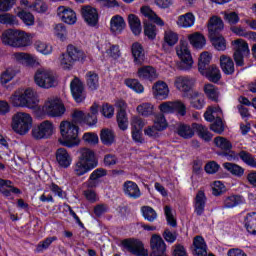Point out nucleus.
<instances>
[{
	"mask_svg": "<svg viewBox=\"0 0 256 256\" xmlns=\"http://www.w3.org/2000/svg\"><path fill=\"white\" fill-rule=\"evenodd\" d=\"M9 104L15 109H31L35 111L41 100L33 88H17L8 98Z\"/></svg>",
	"mask_w": 256,
	"mask_h": 256,
	"instance_id": "f257e3e1",
	"label": "nucleus"
},
{
	"mask_svg": "<svg viewBox=\"0 0 256 256\" xmlns=\"http://www.w3.org/2000/svg\"><path fill=\"white\" fill-rule=\"evenodd\" d=\"M60 135L62 138L59 139L60 145L63 147H77L81 140L79 139V126L71 121H62L60 123Z\"/></svg>",
	"mask_w": 256,
	"mask_h": 256,
	"instance_id": "f03ea898",
	"label": "nucleus"
},
{
	"mask_svg": "<svg viewBox=\"0 0 256 256\" xmlns=\"http://www.w3.org/2000/svg\"><path fill=\"white\" fill-rule=\"evenodd\" d=\"M11 129L17 135H27L33 129V116L23 111L16 112L12 116Z\"/></svg>",
	"mask_w": 256,
	"mask_h": 256,
	"instance_id": "7ed1b4c3",
	"label": "nucleus"
},
{
	"mask_svg": "<svg viewBox=\"0 0 256 256\" xmlns=\"http://www.w3.org/2000/svg\"><path fill=\"white\" fill-rule=\"evenodd\" d=\"M38 111L42 112V115H47V117L55 118V117H63L65 115V104L60 100L57 96L48 97L43 106H39L36 108Z\"/></svg>",
	"mask_w": 256,
	"mask_h": 256,
	"instance_id": "20e7f679",
	"label": "nucleus"
},
{
	"mask_svg": "<svg viewBox=\"0 0 256 256\" xmlns=\"http://www.w3.org/2000/svg\"><path fill=\"white\" fill-rule=\"evenodd\" d=\"M34 83L40 89H51L57 85V76L49 69L40 68L34 75Z\"/></svg>",
	"mask_w": 256,
	"mask_h": 256,
	"instance_id": "39448f33",
	"label": "nucleus"
},
{
	"mask_svg": "<svg viewBox=\"0 0 256 256\" xmlns=\"http://www.w3.org/2000/svg\"><path fill=\"white\" fill-rule=\"evenodd\" d=\"M55 124L53 121L44 120L32 129V137L40 141L41 139H50L55 135Z\"/></svg>",
	"mask_w": 256,
	"mask_h": 256,
	"instance_id": "423d86ee",
	"label": "nucleus"
},
{
	"mask_svg": "<svg viewBox=\"0 0 256 256\" xmlns=\"http://www.w3.org/2000/svg\"><path fill=\"white\" fill-rule=\"evenodd\" d=\"M176 53L181 61V69L183 71H189L193 67V56H191V50H189V43L181 40L176 47Z\"/></svg>",
	"mask_w": 256,
	"mask_h": 256,
	"instance_id": "0eeeda50",
	"label": "nucleus"
},
{
	"mask_svg": "<svg viewBox=\"0 0 256 256\" xmlns=\"http://www.w3.org/2000/svg\"><path fill=\"white\" fill-rule=\"evenodd\" d=\"M234 46V61L237 67H243L245 65V57L249 55V44L243 39H237L232 42Z\"/></svg>",
	"mask_w": 256,
	"mask_h": 256,
	"instance_id": "6e6552de",
	"label": "nucleus"
},
{
	"mask_svg": "<svg viewBox=\"0 0 256 256\" xmlns=\"http://www.w3.org/2000/svg\"><path fill=\"white\" fill-rule=\"evenodd\" d=\"M224 157H226L227 161H239V159H241L245 165L256 169V158L247 151L242 150L239 153H236L235 151L230 150L224 153Z\"/></svg>",
	"mask_w": 256,
	"mask_h": 256,
	"instance_id": "1a4fd4ad",
	"label": "nucleus"
},
{
	"mask_svg": "<svg viewBox=\"0 0 256 256\" xmlns=\"http://www.w3.org/2000/svg\"><path fill=\"white\" fill-rule=\"evenodd\" d=\"M12 59L19 65H23V67H37L39 65L37 56L27 52H16L12 54Z\"/></svg>",
	"mask_w": 256,
	"mask_h": 256,
	"instance_id": "9d476101",
	"label": "nucleus"
},
{
	"mask_svg": "<svg viewBox=\"0 0 256 256\" xmlns=\"http://www.w3.org/2000/svg\"><path fill=\"white\" fill-rule=\"evenodd\" d=\"M82 17L90 27H97L99 23V12L93 6H83L81 10Z\"/></svg>",
	"mask_w": 256,
	"mask_h": 256,
	"instance_id": "9b49d317",
	"label": "nucleus"
},
{
	"mask_svg": "<svg viewBox=\"0 0 256 256\" xmlns=\"http://www.w3.org/2000/svg\"><path fill=\"white\" fill-rule=\"evenodd\" d=\"M169 93H171V90H169V85L163 80H158L152 86V95L154 99L165 101V99H169Z\"/></svg>",
	"mask_w": 256,
	"mask_h": 256,
	"instance_id": "f8f14e48",
	"label": "nucleus"
},
{
	"mask_svg": "<svg viewBox=\"0 0 256 256\" xmlns=\"http://www.w3.org/2000/svg\"><path fill=\"white\" fill-rule=\"evenodd\" d=\"M195 85V79L189 76H176L174 78V87L180 93H189Z\"/></svg>",
	"mask_w": 256,
	"mask_h": 256,
	"instance_id": "ddd939ff",
	"label": "nucleus"
},
{
	"mask_svg": "<svg viewBox=\"0 0 256 256\" xmlns=\"http://www.w3.org/2000/svg\"><path fill=\"white\" fill-rule=\"evenodd\" d=\"M80 156L78 157V161H81L82 163L88 165L89 167H92L95 169L97 165H99V160L97 159V155L95 154V151L89 148H82L80 149Z\"/></svg>",
	"mask_w": 256,
	"mask_h": 256,
	"instance_id": "4468645a",
	"label": "nucleus"
},
{
	"mask_svg": "<svg viewBox=\"0 0 256 256\" xmlns=\"http://www.w3.org/2000/svg\"><path fill=\"white\" fill-rule=\"evenodd\" d=\"M70 89L73 99L76 103H83L85 101V88L83 87V82L79 78H74L71 81Z\"/></svg>",
	"mask_w": 256,
	"mask_h": 256,
	"instance_id": "2eb2a0df",
	"label": "nucleus"
},
{
	"mask_svg": "<svg viewBox=\"0 0 256 256\" xmlns=\"http://www.w3.org/2000/svg\"><path fill=\"white\" fill-rule=\"evenodd\" d=\"M57 15L67 25H75L77 23V14L71 8L60 6L57 9Z\"/></svg>",
	"mask_w": 256,
	"mask_h": 256,
	"instance_id": "dca6fc26",
	"label": "nucleus"
},
{
	"mask_svg": "<svg viewBox=\"0 0 256 256\" xmlns=\"http://www.w3.org/2000/svg\"><path fill=\"white\" fill-rule=\"evenodd\" d=\"M35 35L31 33H27L23 30H18L16 34V42L15 48L16 49H23L25 47H31L33 45V38Z\"/></svg>",
	"mask_w": 256,
	"mask_h": 256,
	"instance_id": "f3484780",
	"label": "nucleus"
},
{
	"mask_svg": "<svg viewBox=\"0 0 256 256\" xmlns=\"http://www.w3.org/2000/svg\"><path fill=\"white\" fill-rule=\"evenodd\" d=\"M137 77L140 78L141 81L153 82L159 77V74L157 73V69L153 66H142L138 68Z\"/></svg>",
	"mask_w": 256,
	"mask_h": 256,
	"instance_id": "a211bd4d",
	"label": "nucleus"
},
{
	"mask_svg": "<svg viewBox=\"0 0 256 256\" xmlns=\"http://www.w3.org/2000/svg\"><path fill=\"white\" fill-rule=\"evenodd\" d=\"M56 161L59 167H62V169H68V167H71V163H73V157H71V154H69L67 149L59 148L56 151Z\"/></svg>",
	"mask_w": 256,
	"mask_h": 256,
	"instance_id": "6ab92c4d",
	"label": "nucleus"
},
{
	"mask_svg": "<svg viewBox=\"0 0 256 256\" xmlns=\"http://www.w3.org/2000/svg\"><path fill=\"white\" fill-rule=\"evenodd\" d=\"M141 14L145 19L150 21L151 23H155V25H158V27H165V22L161 17H159L155 11L151 9L149 6H142L140 9Z\"/></svg>",
	"mask_w": 256,
	"mask_h": 256,
	"instance_id": "aec40b11",
	"label": "nucleus"
},
{
	"mask_svg": "<svg viewBox=\"0 0 256 256\" xmlns=\"http://www.w3.org/2000/svg\"><path fill=\"white\" fill-rule=\"evenodd\" d=\"M125 27L127 24L125 23V19H123L119 15H115L110 20V31L114 35H121L123 31H125Z\"/></svg>",
	"mask_w": 256,
	"mask_h": 256,
	"instance_id": "412c9836",
	"label": "nucleus"
},
{
	"mask_svg": "<svg viewBox=\"0 0 256 256\" xmlns=\"http://www.w3.org/2000/svg\"><path fill=\"white\" fill-rule=\"evenodd\" d=\"M72 119L75 123H79L80 125L86 124L89 127H93V125H97V119L92 117V121L87 114H85L81 110H75L72 114Z\"/></svg>",
	"mask_w": 256,
	"mask_h": 256,
	"instance_id": "4be33fe9",
	"label": "nucleus"
},
{
	"mask_svg": "<svg viewBox=\"0 0 256 256\" xmlns=\"http://www.w3.org/2000/svg\"><path fill=\"white\" fill-rule=\"evenodd\" d=\"M224 27L225 25L223 24V20L217 16H213L210 18L208 23L209 37H215V35H219V33L223 31Z\"/></svg>",
	"mask_w": 256,
	"mask_h": 256,
	"instance_id": "5701e85b",
	"label": "nucleus"
},
{
	"mask_svg": "<svg viewBox=\"0 0 256 256\" xmlns=\"http://www.w3.org/2000/svg\"><path fill=\"white\" fill-rule=\"evenodd\" d=\"M131 53L135 65H143L145 61V50H143V45L139 42L133 43L131 46Z\"/></svg>",
	"mask_w": 256,
	"mask_h": 256,
	"instance_id": "b1692460",
	"label": "nucleus"
},
{
	"mask_svg": "<svg viewBox=\"0 0 256 256\" xmlns=\"http://www.w3.org/2000/svg\"><path fill=\"white\" fill-rule=\"evenodd\" d=\"M176 25L181 29H190V27L195 25V15L192 12H187L178 16Z\"/></svg>",
	"mask_w": 256,
	"mask_h": 256,
	"instance_id": "393cba45",
	"label": "nucleus"
},
{
	"mask_svg": "<svg viewBox=\"0 0 256 256\" xmlns=\"http://www.w3.org/2000/svg\"><path fill=\"white\" fill-rule=\"evenodd\" d=\"M245 203V198L241 195H230L226 196L223 199V208L224 209H235V207H239V205H243Z\"/></svg>",
	"mask_w": 256,
	"mask_h": 256,
	"instance_id": "a878e982",
	"label": "nucleus"
},
{
	"mask_svg": "<svg viewBox=\"0 0 256 256\" xmlns=\"http://www.w3.org/2000/svg\"><path fill=\"white\" fill-rule=\"evenodd\" d=\"M123 189L125 195H127L131 199H139V197H141V190L139 189L137 183L133 181H126L123 184Z\"/></svg>",
	"mask_w": 256,
	"mask_h": 256,
	"instance_id": "bb28decb",
	"label": "nucleus"
},
{
	"mask_svg": "<svg viewBox=\"0 0 256 256\" xmlns=\"http://www.w3.org/2000/svg\"><path fill=\"white\" fill-rule=\"evenodd\" d=\"M150 247L152 249V253H165V251H167L165 241H163V238L157 234L152 235Z\"/></svg>",
	"mask_w": 256,
	"mask_h": 256,
	"instance_id": "cd10ccee",
	"label": "nucleus"
},
{
	"mask_svg": "<svg viewBox=\"0 0 256 256\" xmlns=\"http://www.w3.org/2000/svg\"><path fill=\"white\" fill-rule=\"evenodd\" d=\"M243 225L251 235H256V212H249L243 216Z\"/></svg>",
	"mask_w": 256,
	"mask_h": 256,
	"instance_id": "c85d7f7f",
	"label": "nucleus"
},
{
	"mask_svg": "<svg viewBox=\"0 0 256 256\" xmlns=\"http://www.w3.org/2000/svg\"><path fill=\"white\" fill-rule=\"evenodd\" d=\"M200 73L212 83H219L221 80V70H219L217 66H210L209 68H205L203 72Z\"/></svg>",
	"mask_w": 256,
	"mask_h": 256,
	"instance_id": "c756f323",
	"label": "nucleus"
},
{
	"mask_svg": "<svg viewBox=\"0 0 256 256\" xmlns=\"http://www.w3.org/2000/svg\"><path fill=\"white\" fill-rule=\"evenodd\" d=\"M188 41L192 47L195 49H203L205 45H207V40L205 36L200 32H195L188 35Z\"/></svg>",
	"mask_w": 256,
	"mask_h": 256,
	"instance_id": "7c9ffc66",
	"label": "nucleus"
},
{
	"mask_svg": "<svg viewBox=\"0 0 256 256\" xmlns=\"http://www.w3.org/2000/svg\"><path fill=\"white\" fill-rule=\"evenodd\" d=\"M192 128L195 131V133L202 139L203 141H206V143H209L211 139H213V134L209 132V128L207 126H203L202 124L193 123Z\"/></svg>",
	"mask_w": 256,
	"mask_h": 256,
	"instance_id": "2f4dec72",
	"label": "nucleus"
},
{
	"mask_svg": "<svg viewBox=\"0 0 256 256\" xmlns=\"http://www.w3.org/2000/svg\"><path fill=\"white\" fill-rule=\"evenodd\" d=\"M205 203H207V197L203 190L198 191L195 197L194 209L196 215H201L205 212Z\"/></svg>",
	"mask_w": 256,
	"mask_h": 256,
	"instance_id": "473e14b6",
	"label": "nucleus"
},
{
	"mask_svg": "<svg viewBox=\"0 0 256 256\" xmlns=\"http://www.w3.org/2000/svg\"><path fill=\"white\" fill-rule=\"evenodd\" d=\"M68 56H70V59L72 60V62L77 63V61H85V59H87V55L85 54V52H83V50L73 46V45H69L67 47V52Z\"/></svg>",
	"mask_w": 256,
	"mask_h": 256,
	"instance_id": "72a5a7b5",
	"label": "nucleus"
},
{
	"mask_svg": "<svg viewBox=\"0 0 256 256\" xmlns=\"http://www.w3.org/2000/svg\"><path fill=\"white\" fill-rule=\"evenodd\" d=\"M220 67L225 75H233L235 73V63L231 57L222 55L220 57Z\"/></svg>",
	"mask_w": 256,
	"mask_h": 256,
	"instance_id": "f704fd0d",
	"label": "nucleus"
},
{
	"mask_svg": "<svg viewBox=\"0 0 256 256\" xmlns=\"http://www.w3.org/2000/svg\"><path fill=\"white\" fill-rule=\"evenodd\" d=\"M223 117V110L219 106H210L204 113L205 121L211 123V121H217Z\"/></svg>",
	"mask_w": 256,
	"mask_h": 256,
	"instance_id": "c9c22d12",
	"label": "nucleus"
},
{
	"mask_svg": "<svg viewBox=\"0 0 256 256\" xmlns=\"http://www.w3.org/2000/svg\"><path fill=\"white\" fill-rule=\"evenodd\" d=\"M194 254L196 256H207V244L201 236H196L193 241Z\"/></svg>",
	"mask_w": 256,
	"mask_h": 256,
	"instance_id": "e433bc0d",
	"label": "nucleus"
},
{
	"mask_svg": "<svg viewBox=\"0 0 256 256\" xmlns=\"http://www.w3.org/2000/svg\"><path fill=\"white\" fill-rule=\"evenodd\" d=\"M17 29H8L2 34V43L9 45V47H15L17 41Z\"/></svg>",
	"mask_w": 256,
	"mask_h": 256,
	"instance_id": "4c0bfd02",
	"label": "nucleus"
},
{
	"mask_svg": "<svg viewBox=\"0 0 256 256\" xmlns=\"http://www.w3.org/2000/svg\"><path fill=\"white\" fill-rule=\"evenodd\" d=\"M107 175V170L103 168H98L94 170L87 181V187L93 189V187H97V180L101 179V177H105Z\"/></svg>",
	"mask_w": 256,
	"mask_h": 256,
	"instance_id": "58836bf2",
	"label": "nucleus"
},
{
	"mask_svg": "<svg viewBox=\"0 0 256 256\" xmlns=\"http://www.w3.org/2000/svg\"><path fill=\"white\" fill-rule=\"evenodd\" d=\"M128 24L130 25V29L134 35H141V31H143V28L141 27V20L137 15L129 14Z\"/></svg>",
	"mask_w": 256,
	"mask_h": 256,
	"instance_id": "ea45409f",
	"label": "nucleus"
},
{
	"mask_svg": "<svg viewBox=\"0 0 256 256\" xmlns=\"http://www.w3.org/2000/svg\"><path fill=\"white\" fill-rule=\"evenodd\" d=\"M94 168L85 164V162H81L77 160V162L73 166V173L76 177H83V175H87L90 171H93Z\"/></svg>",
	"mask_w": 256,
	"mask_h": 256,
	"instance_id": "a19ab883",
	"label": "nucleus"
},
{
	"mask_svg": "<svg viewBox=\"0 0 256 256\" xmlns=\"http://www.w3.org/2000/svg\"><path fill=\"white\" fill-rule=\"evenodd\" d=\"M100 140L103 145L111 146L115 143V132L109 128H104L100 132Z\"/></svg>",
	"mask_w": 256,
	"mask_h": 256,
	"instance_id": "79ce46f5",
	"label": "nucleus"
},
{
	"mask_svg": "<svg viewBox=\"0 0 256 256\" xmlns=\"http://www.w3.org/2000/svg\"><path fill=\"white\" fill-rule=\"evenodd\" d=\"M16 76H17V70H15V68H13V67L6 68L0 74L1 85L5 86V85L11 83V81L14 80Z\"/></svg>",
	"mask_w": 256,
	"mask_h": 256,
	"instance_id": "37998d69",
	"label": "nucleus"
},
{
	"mask_svg": "<svg viewBox=\"0 0 256 256\" xmlns=\"http://www.w3.org/2000/svg\"><path fill=\"white\" fill-rule=\"evenodd\" d=\"M222 167L228 171V173H231V175H234V177H243L245 175V169L237 164H233L231 162H225L223 163Z\"/></svg>",
	"mask_w": 256,
	"mask_h": 256,
	"instance_id": "c03bdc74",
	"label": "nucleus"
},
{
	"mask_svg": "<svg viewBox=\"0 0 256 256\" xmlns=\"http://www.w3.org/2000/svg\"><path fill=\"white\" fill-rule=\"evenodd\" d=\"M136 111L142 117H151V115H155V106L152 103L145 102L138 105Z\"/></svg>",
	"mask_w": 256,
	"mask_h": 256,
	"instance_id": "a18cd8bd",
	"label": "nucleus"
},
{
	"mask_svg": "<svg viewBox=\"0 0 256 256\" xmlns=\"http://www.w3.org/2000/svg\"><path fill=\"white\" fill-rule=\"evenodd\" d=\"M214 145L224 152L231 151V149H233V144L231 141L222 136L214 138Z\"/></svg>",
	"mask_w": 256,
	"mask_h": 256,
	"instance_id": "49530a36",
	"label": "nucleus"
},
{
	"mask_svg": "<svg viewBox=\"0 0 256 256\" xmlns=\"http://www.w3.org/2000/svg\"><path fill=\"white\" fill-rule=\"evenodd\" d=\"M34 49H36L38 53H41V55H51V53H53V46L41 40H37L34 43Z\"/></svg>",
	"mask_w": 256,
	"mask_h": 256,
	"instance_id": "de8ad7c7",
	"label": "nucleus"
},
{
	"mask_svg": "<svg viewBox=\"0 0 256 256\" xmlns=\"http://www.w3.org/2000/svg\"><path fill=\"white\" fill-rule=\"evenodd\" d=\"M204 93L211 101H219V88L213 84H206L204 86Z\"/></svg>",
	"mask_w": 256,
	"mask_h": 256,
	"instance_id": "09e8293b",
	"label": "nucleus"
},
{
	"mask_svg": "<svg viewBox=\"0 0 256 256\" xmlns=\"http://www.w3.org/2000/svg\"><path fill=\"white\" fill-rule=\"evenodd\" d=\"M157 26L151 24V22H144V35L149 41H155L157 39Z\"/></svg>",
	"mask_w": 256,
	"mask_h": 256,
	"instance_id": "8fccbe9b",
	"label": "nucleus"
},
{
	"mask_svg": "<svg viewBox=\"0 0 256 256\" xmlns=\"http://www.w3.org/2000/svg\"><path fill=\"white\" fill-rule=\"evenodd\" d=\"M211 59H213V55L209 52H202L200 54L199 60H198V69L200 73H203L205 69H207V66L209 63H211Z\"/></svg>",
	"mask_w": 256,
	"mask_h": 256,
	"instance_id": "3c124183",
	"label": "nucleus"
},
{
	"mask_svg": "<svg viewBox=\"0 0 256 256\" xmlns=\"http://www.w3.org/2000/svg\"><path fill=\"white\" fill-rule=\"evenodd\" d=\"M86 83L91 91H96L99 89V75L95 72H87Z\"/></svg>",
	"mask_w": 256,
	"mask_h": 256,
	"instance_id": "603ef678",
	"label": "nucleus"
},
{
	"mask_svg": "<svg viewBox=\"0 0 256 256\" xmlns=\"http://www.w3.org/2000/svg\"><path fill=\"white\" fill-rule=\"evenodd\" d=\"M212 45L217 49V51H225L227 49V43L225 38L221 34H216L214 36H209Z\"/></svg>",
	"mask_w": 256,
	"mask_h": 256,
	"instance_id": "864d4df0",
	"label": "nucleus"
},
{
	"mask_svg": "<svg viewBox=\"0 0 256 256\" xmlns=\"http://www.w3.org/2000/svg\"><path fill=\"white\" fill-rule=\"evenodd\" d=\"M172 115H176L177 117H185V115H187V105L181 100H175Z\"/></svg>",
	"mask_w": 256,
	"mask_h": 256,
	"instance_id": "5fc2aeb1",
	"label": "nucleus"
},
{
	"mask_svg": "<svg viewBox=\"0 0 256 256\" xmlns=\"http://www.w3.org/2000/svg\"><path fill=\"white\" fill-rule=\"evenodd\" d=\"M59 63L61 69L66 71L73 69V65H75V62L71 59V56L67 52L59 57Z\"/></svg>",
	"mask_w": 256,
	"mask_h": 256,
	"instance_id": "6e6d98bb",
	"label": "nucleus"
},
{
	"mask_svg": "<svg viewBox=\"0 0 256 256\" xmlns=\"http://www.w3.org/2000/svg\"><path fill=\"white\" fill-rule=\"evenodd\" d=\"M17 16L21 21L26 25L27 27H32V25H35V16L31 14V12H27L25 10H22L18 12Z\"/></svg>",
	"mask_w": 256,
	"mask_h": 256,
	"instance_id": "4d7b16f0",
	"label": "nucleus"
},
{
	"mask_svg": "<svg viewBox=\"0 0 256 256\" xmlns=\"http://www.w3.org/2000/svg\"><path fill=\"white\" fill-rule=\"evenodd\" d=\"M154 127L157 131H165L167 127H169V123L167 122V118L163 114H157L154 118Z\"/></svg>",
	"mask_w": 256,
	"mask_h": 256,
	"instance_id": "13d9d810",
	"label": "nucleus"
},
{
	"mask_svg": "<svg viewBox=\"0 0 256 256\" xmlns=\"http://www.w3.org/2000/svg\"><path fill=\"white\" fill-rule=\"evenodd\" d=\"M177 133L183 139H191L195 135V130L189 125L182 124L178 127Z\"/></svg>",
	"mask_w": 256,
	"mask_h": 256,
	"instance_id": "bf43d9fd",
	"label": "nucleus"
},
{
	"mask_svg": "<svg viewBox=\"0 0 256 256\" xmlns=\"http://www.w3.org/2000/svg\"><path fill=\"white\" fill-rule=\"evenodd\" d=\"M125 85L129 87V89H132L135 93H143L145 91V87H143V84L139 82L137 79H126Z\"/></svg>",
	"mask_w": 256,
	"mask_h": 256,
	"instance_id": "052dcab7",
	"label": "nucleus"
},
{
	"mask_svg": "<svg viewBox=\"0 0 256 256\" xmlns=\"http://www.w3.org/2000/svg\"><path fill=\"white\" fill-rule=\"evenodd\" d=\"M164 41L169 47H173V45H177L179 41V34L173 32V30H166L164 33Z\"/></svg>",
	"mask_w": 256,
	"mask_h": 256,
	"instance_id": "680f3d73",
	"label": "nucleus"
},
{
	"mask_svg": "<svg viewBox=\"0 0 256 256\" xmlns=\"http://www.w3.org/2000/svg\"><path fill=\"white\" fill-rule=\"evenodd\" d=\"M190 105L194 109H203L205 107V98L199 93H195L190 99Z\"/></svg>",
	"mask_w": 256,
	"mask_h": 256,
	"instance_id": "e2e57ef3",
	"label": "nucleus"
},
{
	"mask_svg": "<svg viewBox=\"0 0 256 256\" xmlns=\"http://www.w3.org/2000/svg\"><path fill=\"white\" fill-rule=\"evenodd\" d=\"M82 140L86 145H97L99 143V135L94 132H86L83 134Z\"/></svg>",
	"mask_w": 256,
	"mask_h": 256,
	"instance_id": "0e129e2a",
	"label": "nucleus"
},
{
	"mask_svg": "<svg viewBox=\"0 0 256 256\" xmlns=\"http://www.w3.org/2000/svg\"><path fill=\"white\" fill-rule=\"evenodd\" d=\"M212 194L215 197H219V195H223L227 191V188L225 187V184L221 181H214L211 184Z\"/></svg>",
	"mask_w": 256,
	"mask_h": 256,
	"instance_id": "69168bd1",
	"label": "nucleus"
},
{
	"mask_svg": "<svg viewBox=\"0 0 256 256\" xmlns=\"http://www.w3.org/2000/svg\"><path fill=\"white\" fill-rule=\"evenodd\" d=\"M142 211V215L144 217V219H146V221H150L153 222L155 219H157V212L149 207V206H143L141 208Z\"/></svg>",
	"mask_w": 256,
	"mask_h": 256,
	"instance_id": "338daca9",
	"label": "nucleus"
},
{
	"mask_svg": "<svg viewBox=\"0 0 256 256\" xmlns=\"http://www.w3.org/2000/svg\"><path fill=\"white\" fill-rule=\"evenodd\" d=\"M54 35L60 41H65L67 39V28L63 24H56L54 26Z\"/></svg>",
	"mask_w": 256,
	"mask_h": 256,
	"instance_id": "774afa93",
	"label": "nucleus"
}]
</instances>
